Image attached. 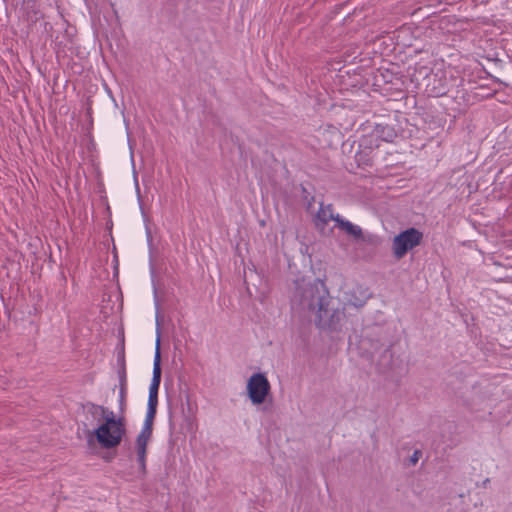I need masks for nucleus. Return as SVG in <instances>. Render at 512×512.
Listing matches in <instances>:
<instances>
[{"label": "nucleus", "instance_id": "1", "mask_svg": "<svg viewBox=\"0 0 512 512\" xmlns=\"http://www.w3.org/2000/svg\"><path fill=\"white\" fill-rule=\"evenodd\" d=\"M291 303L294 309L314 314V322L318 328L329 331L340 330L345 316L344 310L335 305L324 282L296 280Z\"/></svg>", "mask_w": 512, "mask_h": 512}, {"label": "nucleus", "instance_id": "2", "mask_svg": "<svg viewBox=\"0 0 512 512\" xmlns=\"http://www.w3.org/2000/svg\"><path fill=\"white\" fill-rule=\"evenodd\" d=\"M125 434V413L119 411L118 417L106 418L98 428L87 431V444L91 447L98 442L102 448L112 449L120 445Z\"/></svg>", "mask_w": 512, "mask_h": 512}, {"label": "nucleus", "instance_id": "3", "mask_svg": "<svg viewBox=\"0 0 512 512\" xmlns=\"http://www.w3.org/2000/svg\"><path fill=\"white\" fill-rule=\"evenodd\" d=\"M423 240V233L414 228H408L393 238L392 252L396 259H402L410 250L419 246Z\"/></svg>", "mask_w": 512, "mask_h": 512}, {"label": "nucleus", "instance_id": "4", "mask_svg": "<svg viewBox=\"0 0 512 512\" xmlns=\"http://www.w3.org/2000/svg\"><path fill=\"white\" fill-rule=\"evenodd\" d=\"M154 418L145 417L142 430L138 434L135 442L137 462L140 466V472L146 474V454L147 445L152 437Z\"/></svg>", "mask_w": 512, "mask_h": 512}, {"label": "nucleus", "instance_id": "5", "mask_svg": "<svg viewBox=\"0 0 512 512\" xmlns=\"http://www.w3.org/2000/svg\"><path fill=\"white\" fill-rule=\"evenodd\" d=\"M270 390V383L264 374L255 373L249 378L247 391L253 404H262L270 393Z\"/></svg>", "mask_w": 512, "mask_h": 512}, {"label": "nucleus", "instance_id": "6", "mask_svg": "<svg viewBox=\"0 0 512 512\" xmlns=\"http://www.w3.org/2000/svg\"><path fill=\"white\" fill-rule=\"evenodd\" d=\"M335 222L341 230H343L356 241H361L369 245H376L378 243V238L375 235L364 234L360 226H357L350 221L343 219L342 217L335 218Z\"/></svg>", "mask_w": 512, "mask_h": 512}, {"label": "nucleus", "instance_id": "7", "mask_svg": "<svg viewBox=\"0 0 512 512\" xmlns=\"http://www.w3.org/2000/svg\"><path fill=\"white\" fill-rule=\"evenodd\" d=\"M341 217L339 214L334 215L333 206L331 204L320 205L317 214L314 217L315 227L322 233H324L326 225L330 220L335 221V218Z\"/></svg>", "mask_w": 512, "mask_h": 512}, {"label": "nucleus", "instance_id": "8", "mask_svg": "<svg viewBox=\"0 0 512 512\" xmlns=\"http://www.w3.org/2000/svg\"><path fill=\"white\" fill-rule=\"evenodd\" d=\"M119 385L113 388V391L118 388L119 396V411L125 413L127 410V396H128V379L127 373L117 374Z\"/></svg>", "mask_w": 512, "mask_h": 512}, {"label": "nucleus", "instance_id": "9", "mask_svg": "<svg viewBox=\"0 0 512 512\" xmlns=\"http://www.w3.org/2000/svg\"><path fill=\"white\" fill-rule=\"evenodd\" d=\"M377 366L380 372L385 373L392 369L393 366V352L391 345L385 346L377 361Z\"/></svg>", "mask_w": 512, "mask_h": 512}, {"label": "nucleus", "instance_id": "10", "mask_svg": "<svg viewBox=\"0 0 512 512\" xmlns=\"http://www.w3.org/2000/svg\"><path fill=\"white\" fill-rule=\"evenodd\" d=\"M161 382V376L153 375L149 388L148 402L158 403V390Z\"/></svg>", "mask_w": 512, "mask_h": 512}, {"label": "nucleus", "instance_id": "11", "mask_svg": "<svg viewBox=\"0 0 512 512\" xmlns=\"http://www.w3.org/2000/svg\"><path fill=\"white\" fill-rule=\"evenodd\" d=\"M153 375L161 376V355H160V332L156 340V352L153 364Z\"/></svg>", "mask_w": 512, "mask_h": 512}, {"label": "nucleus", "instance_id": "12", "mask_svg": "<svg viewBox=\"0 0 512 512\" xmlns=\"http://www.w3.org/2000/svg\"><path fill=\"white\" fill-rule=\"evenodd\" d=\"M116 371L117 374L127 373L124 345L117 351Z\"/></svg>", "mask_w": 512, "mask_h": 512}, {"label": "nucleus", "instance_id": "13", "mask_svg": "<svg viewBox=\"0 0 512 512\" xmlns=\"http://www.w3.org/2000/svg\"><path fill=\"white\" fill-rule=\"evenodd\" d=\"M377 132L381 133L380 135L385 141H392V138L396 136L395 131L389 126L382 127L381 130L380 126H378Z\"/></svg>", "mask_w": 512, "mask_h": 512}, {"label": "nucleus", "instance_id": "14", "mask_svg": "<svg viewBox=\"0 0 512 512\" xmlns=\"http://www.w3.org/2000/svg\"><path fill=\"white\" fill-rule=\"evenodd\" d=\"M87 409H88V412L92 415H96L98 412H102V409L104 408V406L102 405H97L95 403H92V402H89L87 403L86 405Z\"/></svg>", "mask_w": 512, "mask_h": 512}, {"label": "nucleus", "instance_id": "15", "mask_svg": "<svg viewBox=\"0 0 512 512\" xmlns=\"http://www.w3.org/2000/svg\"><path fill=\"white\" fill-rule=\"evenodd\" d=\"M157 405H158V403L148 402L146 417L155 419L156 412H157Z\"/></svg>", "mask_w": 512, "mask_h": 512}, {"label": "nucleus", "instance_id": "16", "mask_svg": "<svg viewBox=\"0 0 512 512\" xmlns=\"http://www.w3.org/2000/svg\"><path fill=\"white\" fill-rule=\"evenodd\" d=\"M103 420H106V418H113L115 417V414L113 411L109 410L107 407L104 406L101 412Z\"/></svg>", "mask_w": 512, "mask_h": 512}, {"label": "nucleus", "instance_id": "17", "mask_svg": "<svg viewBox=\"0 0 512 512\" xmlns=\"http://www.w3.org/2000/svg\"><path fill=\"white\" fill-rule=\"evenodd\" d=\"M422 455V452L420 450H415L414 453L412 454V456L410 457V462L415 465L418 461H419V458L421 457Z\"/></svg>", "mask_w": 512, "mask_h": 512}, {"label": "nucleus", "instance_id": "18", "mask_svg": "<svg viewBox=\"0 0 512 512\" xmlns=\"http://www.w3.org/2000/svg\"><path fill=\"white\" fill-rule=\"evenodd\" d=\"M349 303L357 308H360L364 306L365 300L356 299L355 301H352L349 299Z\"/></svg>", "mask_w": 512, "mask_h": 512}, {"label": "nucleus", "instance_id": "19", "mask_svg": "<svg viewBox=\"0 0 512 512\" xmlns=\"http://www.w3.org/2000/svg\"><path fill=\"white\" fill-rule=\"evenodd\" d=\"M488 482H489V479L484 480L483 485L486 486Z\"/></svg>", "mask_w": 512, "mask_h": 512}]
</instances>
